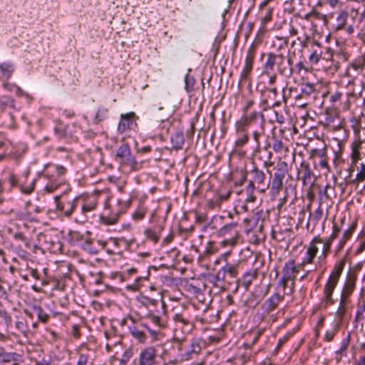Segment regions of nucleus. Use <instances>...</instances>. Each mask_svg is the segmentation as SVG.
Instances as JSON below:
<instances>
[{
  "instance_id": "obj_1",
  "label": "nucleus",
  "mask_w": 365,
  "mask_h": 365,
  "mask_svg": "<svg viewBox=\"0 0 365 365\" xmlns=\"http://www.w3.org/2000/svg\"><path fill=\"white\" fill-rule=\"evenodd\" d=\"M339 232L340 229L336 227V224H334L333 232L330 237L325 239L319 236L314 237L306 247L305 257L303 258L300 266L304 267L307 264H312L320 249L321 254L319 258L325 259L330 252L333 240L336 238Z\"/></svg>"
},
{
  "instance_id": "obj_2",
  "label": "nucleus",
  "mask_w": 365,
  "mask_h": 365,
  "mask_svg": "<svg viewBox=\"0 0 365 365\" xmlns=\"http://www.w3.org/2000/svg\"><path fill=\"white\" fill-rule=\"evenodd\" d=\"M354 281L349 279L341 289L339 304L334 313V322L336 326L342 324L346 319L348 312L352 307L351 296L355 289Z\"/></svg>"
},
{
  "instance_id": "obj_3",
  "label": "nucleus",
  "mask_w": 365,
  "mask_h": 365,
  "mask_svg": "<svg viewBox=\"0 0 365 365\" xmlns=\"http://www.w3.org/2000/svg\"><path fill=\"white\" fill-rule=\"evenodd\" d=\"M115 159L122 168L135 170L138 165L137 161L131 154L130 148L127 143L122 144L117 150Z\"/></svg>"
},
{
  "instance_id": "obj_4",
  "label": "nucleus",
  "mask_w": 365,
  "mask_h": 365,
  "mask_svg": "<svg viewBox=\"0 0 365 365\" xmlns=\"http://www.w3.org/2000/svg\"><path fill=\"white\" fill-rule=\"evenodd\" d=\"M299 272L298 267L295 264L294 259L287 261L282 269V277L279 279L277 289L279 293L280 291L282 292L283 297L285 292L287 291V285H289V281L292 280L294 274H297Z\"/></svg>"
},
{
  "instance_id": "obj_5",
  "label": "nucleus",
  "mask_w": 365,
  "mask_h": 365,
  "mask_svg": "<svg viewBox=\"0 0 365 365\" xmlns=\"http://www.w3.org/2000/svg\"><path fill=\"white\" fill-rule=\"evenodd\" d=\"M12 324L11 315L5 309H0V341L6 342L11 340L12 336H16L15 332L10 331Z\"/></svg>"
},
{
  "instance_id": "obj_6",
  "label": "nucleus",
  "mask_w": 365,
  "mask_h": 365,
  "mask_svg": "<svg viewBox=\"0 0 365 365\" xmlns=\"http://www.w3.org/2000/svg\"><path fill=\"white\" fill-rule=\"evenodd\" d=\"M255 58V48L254 46H252L249 48L246 55L245 65L240 74V82H245L250 80Z\"/></svg>"
},
{
  "instance_id": "obj_7",
  "label": "nucleus",
  "mask_w": 365,
  "mask_h": 365,
  "mask_svg": "<svg viewBox=\"0 0 365 365\" xmlns=\"http://www.w3.org/2000/svg\"><path fill=\"white\" fill-rule=\"evenodd\" d=\"M138 116L134 112H129L120 115V120L118 123V129L119 132L123 133L128 129H132L136 126V120Z\"/></svg>"
},
{
  "instance_id": "obj_8",
  "label": "nucleus",
  "mask_w": 365,
  "mask_h": 365,
  "mask_svg": "<svg viewBox=\"0 0 365 365\" xmlns=\"http://www.w3.org/2000/svg\"><path fill=\"white\" fill-rule=\"evenodd\" d=\"M336 285L337 284L334 282L329 280L327 282L323 289V296L321 299L322 306L327 307L334 304V299L333 298V293Z\"/></svg>"
},
{
  "instance_id": "obj_9",
  "label": "nucleus",
  "mask_w": 365,
  "mask_h": 365,
  "mask_svg": "<svg viewBox=\"0 0 365 365\" xmlns=\"http://www.w3.org/2000/svg\"><path fill=\"white\" fill-rule=\"evenodd\" d=\"M59 200H60L59 196L55 197V201L56 202V206H57L58 210L63 212L66 217H71V215L73 214L74 210L76 207L77 200L75 199V200H68V201H66L64 202H61L59 201Z\"/></svg>"
},
{
  "instance_id": "obj_10",
  "label": "nucleus",
  "mask_w": 365,
  "mask_h": 365,
  "mask_svg": "<svg viewBox=\"0 0 365 365\" xmlns=\"http://www.w3.org/2000/svg\"><path fill=\"white\" fill-rule=\"evenodd\" d=\"M157 356V351L153 347H148L141 352L140 356V365H153Z\"/></svg>"
},
{
  "instance_id": "obj_11",
  "label": "nucleus",
  "mask_w": 365,
  "mask_h": 365,
  "mask_svg": "<svg viewBox=\"0 0 365 365\" xmlns=\"http://www.w3.org/2000/svg\"><path fill=\"white\" fill-rule=\"evenodd\" d=\"M283 299V295L277 292L263 303L262 307L267 312H272L277 308L279 302L282 301Z\"/></svg>"
},
{
  "instance_id": "obj_12",
  "label": "nucleus",
  "mask_w": 365,
  "mask_h": 365,
  "mask_svg": "<svg viewBox=\"0 0 365 365\" xmlns=\"http://www.w3.org/2000/svg\"><path fill=\"white\" fill-rule=\"evenodd\" d=\"M365 68V53L356 58L348 66L346 75L351 76V71L353 69L358 73H361Z\"/></svg>"
},
{
  "instance_id": "obj_13",
  "label": "nucleus",
  "mask_w": 365,
  "mask_h": 365,
  "mask_svg": "<svg viewBox=\"0 0 365 365\" xmlns=\"http://www.w3.org/2000/svg\"><path fill=\"white\" fill-rule=\"evenodd\" d=\"M237 224L236 222H232L226 225L219 230V235L225 237H239V232L237 230Z\"/></svg>"
},
{
  "instance_id": "obj_14",
  "label": "nucleus",
  "mask_w": 365,
  "mask_h": 365,
  "mask_svg": "<svg viewBox=\"0 0 365 365\" xmlns=\"http://www.w3.org/2000/svg\"><path fill=\"white\" fill-rule=\"evenodd\" d=\"M178 255L179 251L176 248H173L170 251H168L165 253H164V255L161 257V259L167 260L168 263L165 264H161V267L164 266L166 267H173L178 259Z\"/></svg>"
},
{
  "instance_id": "obj_15",
  "label": "nucleus",
  "mask_w": 365,
  "mask_h": 365,
  "mask_svg": "<svg viewBox=\"0 0 365 365\" xmlns=\"http://www.w3.org/2000/svg\"><path fill=\"white\" fill-rule=\"evenodd\" d=\"M15 327L25 337H28L31 334L27 321L23 317H16Z\"/></svg>"
},
{
  "instance_id": "obj_16",
  "label": "nucleus",
  "mask_w": 365,
  "mask_h": 365,
  "mask_svg": "<svg viewBox=\"0 0 365 365\" xmlns=\"http://www.w3.org/2000/svg\"><path fill=\"white\" fill-rule=\"evenodd\" d=\"M286 174L275 173L274 174L273 180L272 181L271 190L275 194H278L279 192L283 188V180Z\"/></svg>"
},
{
  "instance_id": "obj_17",
  "label": "nucleus",
  "mask_w": 365,
  "mask_h": 365,
  "mask_svg": "<svg viewBox=\"0 0 365 365\" xmlns=\"http://www.w3.org/2000/svg\"><path fill=\"white\" fill-rule=\"evenodd\" d=\"M322 51L321 50V43L317 41H312V52L309 56L311 63L316 64L322 58Z\"/></svg>"
},
{
  "instance_id": "obj_18",
  "label": "nucleus",
  "mask_w": 365,
  "mask_h": 365,
  "mask_svg": "<svg viewBox=\"0 0 365 365\" xmlns=\"http://www.w3.org/2000/svg\"><path fill=\"white\" fill-rule=\"evenodd\" d=\"M240 264L237 263H226L222 267V271L223 272L224 277L228 276L231 278H235L238 274Z\"/></svg>"
},
{
  "instance_id": "obj_19",
  "label": "nucleus",
  "mask_w": 365,
  "mask_h": 365,
  "mask_svg": "<svg viewBox=\"0 0 365 365\" xmlns=\"http://www.w3.org/2000/svg\"><path fill=\"white\" fill-rule=\"evenodd\" d=\"M14 71V65L9 63H0V79H9Z\"/></svg>"
},
{
  "instance_id": "obj_20",
  "label": "nucleus",
  "mask_w": 365,
  "mask_h": 365,
  "mask_svg": "<svg viewBox=\"0 0 365 365\" xmlns=\"http://www.w3.org/2000/svg\"><path fill=\"white\" fill-rule=\"evenodd\" d=\"M272 56L274 61L275 62V65L278 67V71L281 74H284L287 70V66L286 64V58L282 54H274L272 53Z\"/></svg>"
},
{
  "instance_id": "obj_21",
  "label": "nucleus",
  "mask_w": 365,
  "mask_h": 365,
  "mask_svg": "<svg viewBox=\"0 0 365 365\" xmlns=\"http://www.w3.org/2000/svg\"><path fill=\"white\" fill-rule=\"evenodd\" d=\"M344 267V262H340L337 263L335 265L333 272L331 273L328 280L334 282V283L337 284L339 282V277L343 271Z\"/></svg>"
},
{
  "instance_id": "obj_22",
  "label": "nucleus",
  "mask_w": 365,
  "mask_h": 365,
  "mask_svg": "<svg viewBox=\"0 0 365 365\" xmlns=\"http://www.w3.org/2000/svg\"><path fill=\"white\" fill-rule=\"evenodd\" d=\"M257 270L252 269L247 272L242 277V285L247 290L252 283L253 280L257 277Z\"/></svg>"
},
{
  "instance_id": "obj_23",
  "label": "nucleus",
  "mask_w": 365,
  "mask_h": 365,
  "mask_svg": "<svg viewBox=\"0 0 365 365\" xmlns=\"http://www.w3.org/2000/svg\"><path fill=\"white\" fill-rule=\"evenodd\" d=\"M18 354L15 352H6L3 347L0 356V363H9L11 361H16L17 360Z\"/></svg>"
},
{
  "instance_id": "obj_24",
  "label": "nucleus",
  "mask_w": 365,
  "mask_h": 365,
  "mask_svg": "<svg viewBox=\"0 0 365 365\" xmlns=\"http://www.w3.org/2000/svg\"><path fill=\"white\" fill-rule=\"evenodd\" d=\"M97 205V199L96 196H93L87 200L85 204L82 206V212L86 214L88 212L93 211L96 209Z\"/></svg>"
},
{
  "instance_id": "obj_25",
  "label": "nucleus",
  "mask_w": 365,
  "mask_h": 365,
  "mask_svg": "<svg viewBox=\"0 0 365 365\" xmlns=\"http://www.w3.org/2000/svg\"><path fill=\"white\" fill-rule=\"evenodd\" d=\"M34 312L37 314L38 319L43 323H46L49 319V315L44 312L42 307L39 305H34Z\"/></svg>"
},
{
  "instance_id": "obj_26",
  "label": "nucleus",
  "mask_w": 365,
  "mask_h": 365,
  "mask_svg": "<svg viewBox=\"0 0 365 365\" xmlns=\"http://www.w3.org/2000/svg\"><path fill=\"white\" fill-rule=\"evenodd\" d=\"M274 66L275 62L274 61L272 53H269L264 65L263 74L269 75L270 73H272V71H273Z\"/></svg>"
},
{
  "instance_id": "obj_27",
  "label": "nucleus",
  "mask_w": 365,
  "mask_h": 365,
  "mask_svg": "<svg viewBox=\"0 0 365 365\" xmlns=\"http://www.w3.org/2000/svg\"><path fill=\"white\" fill-rule=\"evenodd\" d=\"M348 19V13L346 11H341L336 17L337 24L336 26V30H341L344 28L346 20Z\"/></svg>"
},
{
  "instance_id": "obj_28",
  "label": "nucleus",
  "mask_w": 365,
  "mask_h": 365,
  "mask_svg": "<svg viewBox=\"0 0 365 365\" xmlns=\"http://www.w3.org/2000/svg\"><path fill=\"white\" fill-rule=\"evenodd\" d=\"M108 114V108H106L103 106L99 107L96 112V116H95V122L96 123H98L104 120L105 119L107 118Z\"/></svg>"
},
{
  "instance_id": "obj_29",
  "label": "nucleus",
  "mask_w": 365,
  "mask_h": 365,
  "mask_svg": "<svg viewBox=\"0 0 365 365\" xmlns=\"http://www.w3.org/2000/svg\"><path fill=\"white\" fill-rule=\"evenodd\" d=\"M144 234L147 238L152 241L153 243L156 244L158 241V232L155 230L153 228H147L145 230Z\"/></svg>"
},
{
  "instance_id": "obj_30",
  "label": "nucleus",
  "mask_w": 365,
  "mask_h": 365,
  "mask_svg": "<svg viewBox=\"0 0 365 365\" xmlns=\"http://www.w3.org/2000/svg\"><path fill=\"white\" fill-rule=\"evenodd\" d=\"M248 124L247 118H242L235 123V130L237 133H244L246 130Z\"/></svg>"
},
{
  "instance_id": "obj_31",
  "label": "nucleus",
  "mask_w": 365,
  "mask_h": 365,
  "mask_svg": "<svg viewBox=\"0 0 365 365\" xmlns=\"http://www.w3.org/2000/svg\"><path fill=\"white\" fill-rule=\"evenodd\" d=\"M356 228V224H351L349 227L344 232L342 239L340 241L341 247H343L346 242L351 237L354 230Z\"/></svg>"
},
{
  "instance_id": "obj_32",
  "label": "nucleus",
  "mask_w": 365,
  "mask_h": 365,
  "mask_svg": "<svg viewBox=\"0 0 365 365\" xmlns=\"http://www.w3.org/2000/svg\"><path fill=\"white\" fill-rule=\"evenodd\" d=\"M365 319V302L359 304L355 316V321L361 322Z\"/></svg>"
},
{
  "instance_id": "obj_33",
  "label": "nucleus",
  "mask_w": 365,
  "mask_h": 365,
  "mask_svg": "<svg viewBox=\"0 0 365 365\" xmlns=\"http://www.w3.org/2000/svg\"><path fill=\"white\" fill-rule=\"evenodd\" d=\"M254 175V181L258 184H262L265 180V174L263 171L255 168L252 170Z\"/></svg>"
},
{
  "instance_id": "obj_34",
  "label": "nucleus",
  "mask_w": 365,
  "mask_h": 365,
  "mask_svg": "<svg viewBox=\"0 0 365 365\" xmlns=\"http://www.w3.org/2000/svg\"><path fill=\"white\" fill-rule=\"evenodd\" d=\"M360 145H361V142L358 145H356L355 146L353 147L352 152L351 154V158L352 160V163H351L352 165H356L357 161L359 160Z\"/></svg>"
},
{
  "instance_id": "obj_35",
  "label": "nucleus",
  "mask_w": 365,
  "mask_h": 365,
  "mask_svg": "<svg viewBox=\"0 0 365 365\" xmlns=\"http://www.w3.org/2000/svg\"><path fill=\"white\" fill-rule=\"evenodd\" d=\"M14 106V100L9 96H2L0 98V109L3 110L6 107Z\"/></svg>"
},
{
  "instance_id": "obj_36",
  "label": "nucleus",
  "mask_w": 365,
  "mask_h": 365,
  "mask_svg": "<svg viewBox=\"0 0 365 365\" xmlns=\"http://www.w3.org/2000/svg\"><path fill=\"white\" fill-rule=\"evenodd\" d=\"M303 18L307 21H310L312 18H315L317 19H325L326 16L316 11L315 10H312V11L306 14Z\"/></svg>"
},
{
  "instance_id": "obj_37",
  "label": "nucleus",
  "mask_w": 365,
  "mask_h": 365,
  "mask_svg": "<svg viewBox=\"0 0 365 365\" xmlns=\"http://www.w3.org/2000/svg\"><path fill=\"white\" fill-rule=\"evenodd\" d=\"M90 356L88 352H79L76 365H87Z\"/></svg>"
},
{
  "instance_id": "obj_38",
  "label": "nucleus",
  "mask_w": 365,
  "mask_h": 365,
  "mask_svg": "<svg viewBox=\"0 0 365 365\" xmlns=\"http://www.w3.org/2000/svg\"><path fill=\"white\" fill-rule=\"evenodd\" d=\"M207 207L210 209L220 208L222 202L217 195L215 196L213 198L210 199L207 202Z\"/></svg>"
},
{
  "instance_id": "obj_39",
  "label": "nucleus",
  "mask_w": 365,
  "mask_h": 365,
  "mask_svg": "<svg viewBox=\"0 0 365 365\" xmlns=\"http://www.w3.org/2000/svg\"><path fill=\"white\" fill-rule=\"evenodd\" d=\"M249 140V136L247 133H242V135L239 136L235 140V145L236 148L242 147L245 145Z\"/></svg>"
},
{
  "instance_id": "obj_40",
  "label": "nucleus",
  "mask_w": 365,
  "mask_h": 365,
  "mask_svg": "<svg viewBox=\"0 0 365 365\" xmlns=\"http://www.w3.org/2000/svg\"><path fill=\"white\" fill-rule=\"evenodd\" d=\"M237 238L238 237H227L221 242V245L222 247L229 246L232 247L236 245Z\"/></svg>"
},
{
  "instance_id": "obj_41",
  "label": "nucleus",
  "mask_w": 365,
  "mask_h": 365,
  "mask_svg": "<svg viewBox=\"0 0 365 365\" xmlns=\"http://www.w3.org/2000/svg\"><path fill=\"white\" fill-rule=\"evenodd\" d=\"M185 89L187 92H191L193 89L195 80L192 77L186 75L185 78Z\"/></svg>"
},
{
  "instance_id": "obj_42",
  "label": "nucleus",
  "mask_w": 365,
  "mask_h": 365,
  "mask_svg": "<svg viewBox=\"0 0 365 365\" xmlns=\"http://www.w3.org/2000/svg\"><path fill=\"white\" fill-rule=\"evenodd\" d=\"M287 163L285 161H279L276 165L277 173L286 174L287 173Z\"/></svg>"
},
{
  "instance_id": "obj_43",
  "label": "nucleus",
  "mask_w": 365,
  "mask_h": 365,
  "mask_svg": "<svg viewBox=\"0 0 365 365\" xmlns=\"http://www.w3.org/2000/svg\"><path fill=\"white\" fill-rule=\"evenodd\" d=\"M21 190L24 194H31L34 190V181L33 180L31 183L28 186H24V185H21L20 186Z\"/></svg>"
},
{
  "instance_id": "obj_44",
  "label": "nucleus",
  "mask_w": 365,
  "mask_h": 365,
  "mask_svg": "<svg viewBox=\"0 0 365 365\" xmlns=\"http://www.w3.org/2000/svg\"><path fill=\"white\" fill-rule=\"evenodd\" d=\"M272 9L270 8H267L266 9L264 16L262 18V24H266L269 21H270L272 20Z\"/></svg>"
},
{
  "instance_id": "obj_45",
  "label": "nucleus",
  "mask_w": 365,
  "mask_h": 365,
  "mask_svg": "<svg viewBox=\"0 0 365 365\" xmlns=\"http://www.w3.org/2000/svg\"><path fill=\"white\" fill-rule=\"evenodd\" d=\"M297 274L294 275V278L292 280L289 281V285H287V291H284V294L286 295H292L294 291V285H295V279Z\"/></svg>"
},
{
  "instance_id": "obj_46",
  "label": "nucleus",
  "mask_w": 365,
  "mask_h": 365,
  "mask_svg": "<svg viewBox=\"0 0 365 365\" xmlns=\"http://www.w3.org/2000/svg\"><path fill=\"white\" fill-rule=\"evenodd\" d=\"M200 351L201 347L198 344H192L191 350L187 352V359H192V354H197Z\"/></svg>"
},
{
  "instance_id": "obj_47",
  "label": "nucleus",
  "mask_w": 365,
  "mask_h": 365,
  "mask_svg": "<svg viewBox=\"0 0 365 365\" xmlns=\"http://www.w3.org/2000/svg\"><path fill=\"white\" fill-rule=\"evenodd\" d=\"M8 180L11 187H16L18 185V180L14 172L9 173Z\"/></svg>"
},
{
  "instance_id": "obj_48",
  "label": "nucleus",
  "mask_w": 365,
  "mask_h": 365,
  "mask_svg": "<svg viewBox=\"0 0 365 365\" xmlns=\"http://www.w3.org/2000/svg\"><path fill=\"white\" fill-rule=\"evenodd\" d=\"M336 329H334L326 332L324 339L327 341H331L336 335Z\"/></svg>"
},
{
  "instance_id": "obj_49",
  "label": "nucleus",
  "mask_w": 365,
  "mask_h": 365,
  "mask_svg": "<svg viewBox=\"0 0 365 365\" xmlns=\"http://www.w3.org/2000/svg\"><path fill=\"white\" fill-rule=\"evenodd\" d=\"M284 148V144L282 140H276L273 144V149L275 152H282Z\"/></svg>"
},
{
  "instance_id": "obj_50",
  "label": "nucleus",
  "mask_w": 365,
  "mask_h": 365,
  "mask_svg": "<svg viewBox=\"0 0 365 365\" xmlns=\"http://www.w3.org/2000/svg\"><path fill=\"white\" fill-rule=\"evenodd\" d=\"M173 319L176 322H182L183 324H189V321L187 319L183 317L182 316V314H176L174 315L173 317Z\"/></svg>"
},
{
  "instance_id": "obj_51",
  "label": "nucleus",
  "mask_w": 365,
  "mask_h": 365,
  "mask_svg": "<svg viewBox=\"0 0 365 365\" xmlns=\"http://www.w3.org/2000/svg\"><path fill=\"white\" fill-rule=\"evenodd\" d=\"M262 135V133L259 131H254L252 134L253 139L255 140L256 143V148H259L260 147V142H259V138Z\"/></svg>"
},
{
  "instance_id": "obj_52",
  "label": "nucleus",
  "mask_w": 365,
  "mask_h": 365,
  "mask_svg": "<svg viewBox=\"0 0 365 365\" xmlns=\"http://www.w3.org/2000/svg\"><path fill=\"white\" fill-rule=\"evenodd\" d=\"M58 185L59 184L51 182L44 187V190L46 191L47 192H53L58 187Z\"/></svg>"
},
{
  "instance_id": "obj_53",
  "label": "nucleus",
  "mask_w": 365,
  "mask_h": 365,
  "mask_svg": "<svg viewBox=\"0 0 365 365\" xmlns=\"http://www.w3.org/2000/svg\"><path fill=\"white\" fill-rule=\"evenodd\" d=\"M303 171H304V178H308L311 176V170L308 164H302Z\"/></svg>"
},
{
  "instance_id": "obj_54",
  "label": "nucleus",
  "mask_w": 365,
  "mask_h": 365,
  "mask_svg": "<svg viewBox=\"0 0 365 365\" xmlns=\"http://www.w3.org/2000/svg\"><path fill=\"white\" fill-rule=\"evenodd\" d=\"M72 334L76 339H78L81 336V332L78 325L75 324L72 327Z\"/></svg>"
},
{
  "instance_id": "obj_55",
  "label": "nucleus",
  "mask_w": 365,
  "mask_h": 365,
  "mask_svg": "<svg viewBox=\"0 0 365 365\" xmlns=\"http://www.w3.org/2000/svg\"><path fill=\"white\" fill-rule=\"evenodd\" d=\"M56 171L58 176H62L66 174V169L63 166L58 165L56 166Z\"/></svg>"
},
{
  "instance_id": "obj_56",
  "label": "nucleus",
  "mask_w": 365,
  "mask_h": 365,
  "mask_svg": "<svg viewBox=\"0 0 365 365\" xmlns=\"http://www.w3.org/2000/svg\"><path fill=\"white\" fill-rule=\"evenodd\" d=\"M269 77V85L272 86L276 82L277 76L275 74L270 73L269 75H267Z\"/></svg>"
},
{
  "instance_id": "obj_57",
  "label": "nucleus",
  "mask_w": 365,
  "mask_h": 365,
  "mask_svg": "<svg viewBox=\"0 0 365 365\" xmlns=\"http://www.w3.org/2000/svg\"><path fill=\"white\" fill-rule=\"evenodd\" d=\"M173 237H174V234L173 232H170L168 236H166L165 237V239L163 240V243L164 244H168L170 243L173 240Z\"/></svg>"
},
{
  "instance_id": "obj_58",
  "label": "nucleus",
  "mask_w": 365,
  "mask_h": 365,
  "mask_svg": "<svg viewBox=\"0 0 365 365\" xmlns=\"http://www.w3.org/2000/svg\"><path fill=\"white\" fill-rule=\"evenodd\" d=\"M145 213L143 211H136L133 214V217L136 220H141L144 217Z\"/></svg>"
},
{
  "instance_id": "obj_59",
  "label": "nucleus",
  "mask_w": 365,
  "mask_h": 365,
  "mask_svg": "<svg viewBox=\"0 0 365 365\" xmlns=\"http://www.w3.org/2000/svg\"><path fill=\"white\" fill-rule=\"evenodd\" d=\"M230 193L227 192L225 195H218L217 197L220 200L221 202L222 203L224 201L227 200L230 197Z\"/></svg>"
},
{
  "instance_id": "obj_60",
  "label": "nucleus",
  "mask_w": 365,
  "mask_h": 365,
  "mask_svg": "<svg viewBox=\"0 0 365 365\" xmlns=\"http://www.w3.org/2000/svg\"><path fill=\"white\" fill-rule=\"evenodd\" d=\"M149 319L151 322L157 325L160 324V317L158 316H150Z\"/></svg>"
},
{
  "instance_id": "obj_61",
  "label": "nucleus",
  "mask_w": 365,
  "mask_h": 365,
  "mask_svg": "<svg viewBox=\"0 0 365 365\" xmlns=\"http://www.w3.org/2000/svg\"><path fill=\"white\" fill-rule=\"evenodd\" d=\"M289 339V336H285L282 339H279L277 347L279 348L282 346Z\"/></svg>"
},
{
  "instance_id": "obj_62",
  "label": "nucleus",
  "mask_w": 365,
  "mask_h": 365,
  "mask_svg": "<svg viewBox=\"0 0 365 365\" xmlns=\"http://www.w3.org/2000/svg\"><path fill=\"white\" fill-rule=\"evenodd\" d=\"M261 334H262V331H257L255 334L254 338L252 339V344H255L257 341V340L259 339V338L261 336Z\"/></svg>"
},
{
  "instance_id": "obj_63",
  "label": "nucleus",
  "mask_w": 365,
  "mask_h": 365,
  "mask_svg": "<svg viewBox=\"0 0 365 365\" xmlns=\"http://www.w3.org/2000/svg\"><path fill=\"white\" fill-rule=\"evenodd\" d=\"M254 189H255L254 182L250 181L249 182L248 185L247 186V191L248 192H253Z\"/></svg>"
},
{
  "instance_id": "obj_64",
  "label": "nucleus",
  "mask_w": 365,
  "mask_h": 365,
  "mask_svg": "<svg viewBox=\"0 0 365 365\" xmlns=\"http://www.w3.org/2000/svg\"><path fill=\"white\" fill-rule=\"evenodd\" d=\"M31 276L35 278L36 279H38L39 278V274H38V272L36 269H33L31 271Z\"/></svg>"
}]
</instances>
